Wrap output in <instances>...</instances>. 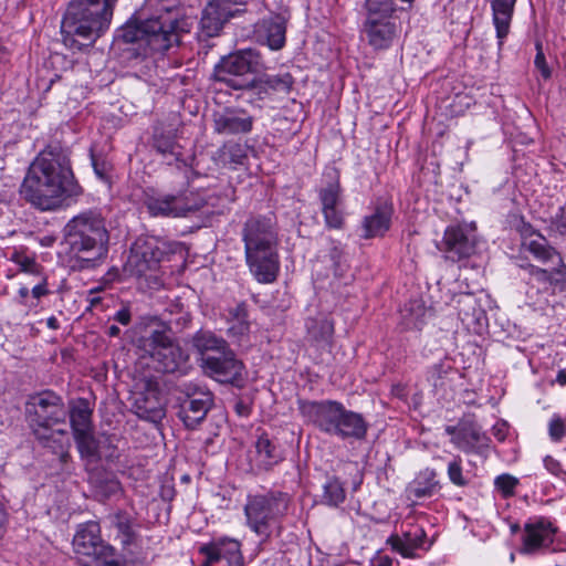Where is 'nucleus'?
Returning a JSON list of instances; mask_svg holds the SVG:
<instances>
[{"instance_id": "35", "label": "nucleus", "mask_w": 566, "mask_h": 566, "mask_svg": "<svg viewBox=\"0 0 566 566\" xmlns=\"http://www.w3.org/2000/svg\"><path fill=\"white\" fill-rule=\"evenodd\" d=\"M344 484L336 476H327L323 485L322 502L328 506L337 507L345 501Z\"/></svg>"}, {"instance_id": "14", "label": "nucleus", "mask_w": 566, "mask_h": 566, "mask_svg": "<svg viewBox=\"0 0 566 566\" xmlns=\"http://www.w3.org/2000/svg\"><path fill=\"white\" fill-rule=\"evenodd\" d=\"M200 367L205 375L220 384L238 388L244 385V365L230 347L218 355L207 356Z\"/></svg>"}, {"instance_id": "58", "label": "nucleus", "mask_w": 566, "mask_h": 566, "mask_svg": "<svg viewBox=\"0 0 566 566\" xmlns=\"http://www.w3.org/2000/svg\"><path fill=\"white\" fill-rule=\"evenodd\" d=\"M558 259L557 266L552 270L554 274H560V277H555V287H558L560 291L566 290V264L563 261V258L558 253L555 255Z\"/></svg>"}, {"instance_id": "60", "label": "nucleus", "mask_w": 566, "mask_h": 566, "mask_svg": "<svg viewBox=\"0 0 566 566\" xmlns=\"http://www.w3.org/2000/svg\"><path fill=\"white\" fill-rule=\"evenodd\" d=\"M543 462L545 469L552 474L558 476L563 472L560 462L554 459L553 457L546 455Z\"/></svg>"}, {"instance_id": "48", "label": "nucleus", "mask_w": 566, "mask_h": 566, "mask_svg": "<svg viewBox=\"0 0 566 566\" xmlns=\"http://www.w3.org/2000/svg\"><path fill=\"white\" fill-rule=\"evenodd\" d=\"M494 484L504 497H509L514 494L518 480L510 474H502L495 479Z\"/></svg>"}, {"instance_id": "11", "label": "nucleus", "mask_w": 566, "mask_h": 566, "mask_svg": "<svg viewBox=\"0 0 566 566\" xmlns=\"http://www.w3.org/2000/svg\"><path fill=\"white\" fill-rule=\"evenodd\" d=\"M72 544L77 555L91 558L96 566H126L115 547L102 538L96 521L80 524Z\"/></svg>"}, {"instance_id": "61", "label": "nucleus", "mask_w": 566, "mask_h": 566, "mask_svg": "<svg viewBox=\"0 0 566 566\" xmlns=\"http://www.w3.org/2000/svg\"><path fill=\"white\" fill-rule=\"evenodd\" d=\"M229 321L248 319L247 305L244 303L237 304L229 311Z\"/></svg>"}, {"instance_id": "45", "label": "nucleus", "mask_w": 566, "mask_h": 566, "mask_svg": "<svg viewBox=\"0 0 566 566\" xmlns=\"http://www.w3.org/2000/svg\"><path fill=\"white\" fill-rule=\"evenodd\" d=\"M322 211L336 208L340 202V186L338 181L329 182L319 191Z\"/></svg>"}, {"instance_id": "53", "label": "nucleus", "mask_w": 566, "mask_h": 566, "mask_svg": "<svg viewBox=\"0 0 566 566\" xmlns=\"http://www.w3.org/2000/svg\"><path fill=\"white\" fill-rule=\"evenodd\" d=\"M229 323L228 334L238 340H241L249 334L250 323L248 319L229 321Z\"/></svg>"}, {"instance_id": "46", "label": "nucleus", "mask_w": 566, "mask_h": 566, "mask_svg": "<svg viewBox=\"0 0 566 566\" xmlns=\"http://www.w3.org/2000/svg\"><path fill=\"white\" fill-rule=\"evenodd\" d=\"M447 473L450 482L453 485L459 488H464L468 485L469 480L463 474L462 458L460 455H454L448 463Z\"/></svg>"}, {"instance_id": "25", "label": "nucleus", "mask_w": 566, "mask_h": 566, "mask_svg": "<svg viewBox=\"0 0 566 566\" xmlns=\"http://www.w3.org/2000/svg\"><path fill=\"white\" fill-rule=\"evenodd\" d=\"M426 533L417 527L415 531L403 532L402 535L392 534L387 538L390 548L405 558H413L416 551L423 545Z\"/></svg>"}, {"instance_id": "64", "label": "nucleus", "mask_w": 566, "mask_h": 566, "mask_svg": "<svg viewBox=\"0 0 566 566\" xmlns=\"http://www.w3.org/2000/svg\"><path fill=\"white\" fill-rule=\"evenodd\" d=\"M556 228L562 235L566 237V205L560 208V213L556 219Z\"/></svg>"}, {"instance_id": "2", "label": "nucleus", "mask_w": 566, "mask_h": 566, "mask_svg": "<svg viewBox=\"0 0 566 566\" xmlns=\"http://www.w3.org/2000/svg\"><path fill=\"white\" fill-rule=\"evenodd\" d=\"M118 0H72L61 22L65 46L81 50L92 45L108 29Z\"/></svg>"}, {"instance_id": "1", "label": "nucleus", "mask_w": 566, "mask_h": 566, "mask_svg": "<svg viewBox=\"0 0 566 566\" xmlns=\"http://www.w3.org/2000/svg\"><path fill=\"white\" fill-rule=\"evenodd\" d=\"M20 195L40 211H56L75 203L83 195V188L66 156L43 151L30 165Z\"/></svg>"}, {"instance_id": "32", "label": "nucleus", "mask_w": 566, "mask_h": 566, "mask_svg": "<svg viewBox=\"0 0 566 566\" xmlns=\"http://www.w3.org/2000/svg\"><path fill=\"white\" fill-rule=\"evenodd\" d=\"M453 303L458 310L459 318L467 324L472 321H479L483 311L480 308L478 300L472 293H460L453 297Z\"/></svg>"}, {"instance_id": "40", "label": "nucleus", "mask_w": 566, "mask_h": 566, "mask_svg": "<svg viewBox=\"0 0 566 566\" xmlns=\"http://www.w3.org/2000/svg\"><path fill=\"white\" fill-rule=\"evenodd\" d=\"M243 4V0H211L207 6L213 7L216 14L228 22L231 18L242 12L240 6Z\"/></svg>"}, {"instance_id": "39", "label": "nucleus", "mask_w": 566, "mask_h": 566, "mask_svg": "<svg viewBox=\"0 0 566 566\" xmlns=\"http://www.w3.org/2000/svg\"><path fill=\"white\" fill-rule=\"evenodd\" d=\"M176 196L178 198V218L197 212L206 205V200L198 193L190 192Z\"/></svg>"}, {"instance_id": "43", "label": "nucleus", "mask_w": 566, "mask_h": 566, "mask_svg": "<svg viewBox=\"0 0 566 566\" xmlns=\"http://www.w3.org/2000/svg\"><path fill=\"white\" fill-rule=\"evenodd\" d=\"M243 4V0H211L207 6L213 7L216 14L228 22L231 18L242 12L240 6Z\"/></svg>"}, {"instance_id": "13", "label": "nucleus", "mask_w": 566, "mask_h": 566, "mask_svg": "<svg viewBox=\"0 0 566 566\" xmlns=\"http://www.w3.org/2000/svg\"><path fill=\"white\" fill-rule=\"evenodd\" d=\"M168 253L167 244L154 237L139 238L133 244L126 269L132 275L145 276L148 271L157 269Z\"/></svg>"}, {"instance_id": "17", "label": "nucleus", "mask_w": 566, "mask_h": 566, "mask_svg": "<svg viewBox=\"0 0 566 566\" xmlns=\"http://www.w3.org/2000/svg\"><path fill=\"white\" fill-rule=\"evenodd\" d=\"M396 32L397 27L391 21V17L366 14L361 33L375 50L389 48L396 36Z\"/></svg>"}, {"instance_id": "56", "label": "nucleus", "mask_w": 566, "mask_h": 566, "mask_svg": "<svg viewBox=\"0 0 566 566\" xmlns=\"http://www.w3.org/2000/svg\"><path fill=\"white\" fill-rule=\"evenodd\" d=\"M537 53L535 55L534 64L536 69L541 72V75L543 78L547 80L551 77L552 73L551 70L546 63L545 55L542 51V44L536 43Z\"/></svg>"}, {"instance_id": "29", "label": "nucleus", "mask_w": 566, "mask_h": 566, "mask_svg": "<svg viewBox=\"0 0 566 566\" xmlns=\"http://www.w3.org/2000/svg\"><path fill=\"white\" fill-rule=\"evenodd\" d=\"M93 410L85 398H78L70 405L67 416L73 431V436L93 430L92 424Z\"/></svg>"}, {"instance_id": "50", "label": "nucleus", "mask_w": 566, "mask_h": 566, "mask_svg": "<svg viewBox=\"0 0 566 566\" xmlns=\"http://www.w3.org/2000/svg\"><path fill=\"white\" fill-rule=\"evenodd\" d=\"M325 224L329 229H342L344 227V214L343 211L336 208L323 210Z\"/></svg>"}, {"instance_id": "54", "label": "nucleus", "mask_w": 566, "mask_h": 566, "mask_svg": "<svg viewBox=\"0 0 566 566\" xmlns=\"http://www.w3.org/2000/svg\"><path fill=\"white\" fill-rule=\"evenodd\" d=\"M199 553L206 557L201 565L212 566L220 560L219 553L212 541L201 545Z\"/></svg>"}, {"instance_id": "51", "label": "nucleus", "mask_w": 566, "mask_h": 566, "mask_svg": "<svg viewBox=\"0 0 566 566\" xmlns=\"http://www.w3.org/2000/svg\"><path fill=\"white\" fill-rule=\"evenodd\" d=\"M222 150L230 158V161L233 164H243L247 155L241 144L229 142L223 145Z\"/></svg>"}, {"instance_id": "4", "label": "nucleus", "mask_w": 566, "mask_h": 566, "mask_svg": "<svg viewBox=\"0 0 566 566\" xmlns=\"http://www.w3.org/2000/svg\"><path fill=\"white\" fill-rule=\"evenodd\" d=\"M297 409L305 422L326 434L343 440H363L367 434L369 426L363 415L346 409L339 401L300 399Z\"/></svg>"}, {"instance_id": "6", "label": "nucleus", "mask_w": 566, "mask_h": 566, "mask_svg": "<svg viewBox=\"0 0 566 566\" xmlns=\"http://www.w3.org/2000/svg\"><path fill=\"white\" fill-rule=\"evenodd\" d=\"M25 415L33 434L45 447L54 448L52 443H59L63 449L62 439L66 438V430H52L59 423H64L67 409L61 396L52 390H44L29 397L25 403ZM62 460L65 461L69 453L62 450Z\"/></svg>"}, {"instance_id": "37", "label": "nucleus", "mask_w": 566, "mask_h": 566, "mask_svg": "<svg viewBox=\"0 0 566 566\" xmlns=\"http://www.w3.org/2000/svg\"><path fill=\"white\" fill-rule=\"evenodd\" d=\"M153 147L164 157L172 156L178 160L181 155L177 151L178 144L175 136L170 133L156 130L153 137Z\"/></svg>"}, {"instance_id": "31", "label": "nucleus", "mask_w": 566, "mask_h": 566, "mask_svg": "<svg viewBox=\"0 0 566 566\" xmlns=\"http://www.w3.org/2000/svg\"><path fill=\"white\" fill-rule=\"evenodd\" d=\"M219 553L220 560H226L228 566H245L241 552V543L232 537L222 536L212 539Z\"/></svg>"}, {"instance_id": "33", "label": "nucleus", "mask_w": 566, "mask_h": 566, "mask_svg": "<svg viewBox=\"0 0 566 566\" xmlns=\"http://www.w3.org/2000/svg\"><path fill=\"white\" fill-rule=\"evenodd\" d=\"M522 247L542 263H547L558 255V251L544 235H535L528 241H522Z\"/></svg>"}, {"instance_id": "5", "label": "nucleus", "mask_w": 566, "mask_h": 566, "mask_svg": "<svg viewBox=\"0 0 566 566\" xmlns=\"http://www.w3.org/2000/svg\"><path fill=\"white\" fill-rule=\"evenodd\" d=\"M186 32H189L187 20L168 13L143 21L129 20L117 31L116 39L125 43H140L151 52L161 53L179 44L180 34Z\"/></svg>"}, {"instance_id": "27", "label": "nucleus", "mask_w": 566, "mask_h": 566, "mask_svg": "<svg viewBox=\"0 0 566 566\" xmlns=\"http://www.w3.org/2000/svg\"><path fill=\"white\" fill-rule=\"evenodd\" d=\"M283 460L279 447L266 433H262L255 441V462L259 469L269 471Z\"/></svg>"}, {"instance_id": "62", "label": "nucleus", "mask_w": 566, "mask_h": 566, "mask_svg": "<svg viewBox=\"0 0 566 566\" xmlns=\"http://www.w3.org/2000/svg\"><path fill=\"white\" fill-rule=\"evenodd\" d=\"M31 293L32 296L38 300L49 294L48 282L45 276L41 275L40 282L33 286Z\"/></svg>"}, {"instance_id": "18", "label": "nucleus", "mask_w": 566, "mask_h": 566, "mask_svg": "<svg viewBox=\"0 0 566 566\" xmlns=\"http://www.w3.org/2000/svg\"><path fill=\"white\" fill-rule=\"evenodd\" d=\"M142 203L151 217L178 218L176 195L164 193L149 187L143 191Z\"/></svg>"}, {"instance_id": "21", "label": "nucleus", "mask_w": 566, "mask_h": 566, "mask_svg": "<svg viewBox=\"0 0 566 566\" xmlns=\"http://www.w3.org/2000/svg\"><path fill=\"white\" fill-rule=\"evenodd\" d=\"M555 533L554 525L545 518L526 523L523 535L524 551L531 553L539 547L549 546L554 542Z\"/></svg>"}, {"instance_id": "7", "label": "nucleus", "mask_w": 566, "mask_h": 566, "mask_svg": "<svg viewBox=\"0 0 566 566\" xmlns=\"http://www.w3.org/2000/svg\"><path fill=\"white\" fill-rule=\"evenodd\" d=\"M65 239L78 258L95 265L106 258L109 234L102 216L86 211L73 217L64 228Z\"/></svg>"}, {"instance_id": "15", "label": "nucleus", "mask_w": 566, "mask_h": 566, "mask_svg": "<svg viewBox=\"0 0 566 566\" xmlns=\"http://www.w3.org/2000/svg\"><path fill=\"white\" fill-rule=\"evenodd\" d=\"M447 260L458 262L475 252L474 230L467 226H450L446 229L442 241L437 245Z\"/></svg>"}, {"instance_id": "28", "label": "nucleus", "mask_w": 566, "mask_h": 566, "mask_svg": "<svg viewBox=\"0 0 566 566\" xmlns=\"http://www.w3.org/2000/svg\"><path fill=\"white\" fill-rule=\"evenodd\" d=\"M440 489L436 470L426 468L409 483L407 492L411 497L423 499L433 496Z\"/></svg>"}, {"instance_id": "10", "label": "nucleus", "mask_w": 566, "mask_h": 566, "mask_svg": "<svg viewBox=\"0 0 566 566\" xmlns=\"http://www.w3.org/2000/svg\"><path fill=\"white\" fill-rule=\"evenodd\" d=\"M261 55L256 50H239L221 60L214 65L213 80L233 90H245L252 82L250 75L262 69Z\"/></svg>"}, {"instance_id": "49", "label": "nucleus", "mask_w": 566, "mask_h": 566, "mask_svg": "<svg viewBox=\"0 0 566 566\" xmlns=\"http://www.w3.org/2000/svg\"><path fill=\"white\" fill-rule=\"evenodd\" d=\"M451 370V365L444 360L431 366L427 371V379L432 386L437 387L439 381Z\"/></svg>"}, {"instance_id": "22", "label": "nucleus", "mask_w": 566, "mask_h": 566, "mask_svg": "<svg viewBox=\"0 0 566 566\" xmlns=\"http://www.w3.org/2000/svg\"><path fill=\"white\" fill-rule=\"evenodd\" d=\"M516 2L517 0H491L490 2L492 23L500 48L510 33Z\"/></svg>"}, {"instance_id": "42", "label": "nucleus", "mask_w": 566, "mask_h": 566, "mask_svg": "<svg viewBox=\"0 0 566 566\" xmlns=\"http://www.w3.org/2000/svg\"><path fill=\"white\" fill-rule=\"evenodd\" d=\"M243 4V0H211L207 6L213 7L216 14L228 22L231 18L242 12L240 6Z\"/></svg>"}, {"instance_id": "55", "label": "nucleus", "mask_w": 566, "mask_h": 566, "mask_svg": "<svg viewBox=\"0 0 566 566\" xmlns=\"http://www.w3.org/2000/svg\"><path fill=\"white\" fill-rule=\"evenodd\" d=\"M91 160H92V166H93L94 172L98 177V179L106 180L107 179V174H108V170H109L108 163L106 160L97 157L93 153V150H91Z\"/></svg>"}, {"instance_id": "12", "label": "nucleus", "mask_w": 566, "mask_h": 566, "mask_svg": "<svg viewBox=\"0 0 566 566\" xmlns=\"http://www.w3.org/2000/svg\"><path fill=\"white\" fill-rule=\"evenodd\" d=\"M178 417L188 429L197 428L213 406V395L205 387L189 382L181 389Z\"/></svg>"}, {"instance_id": "23", "label": "nucleus", "mask_w": 566, "mask_h": 566, "mask_svg": "<svg viewBox=\"0 0 566 566\" xmlns=\"http://www.w3.org/2000/svg\"><path fill=\"white\" fill-rule=\"evenodd\" d=\"M490 439L481 428L469 421L461 422L460 434L455 438V447L464 453H480L489 447Z\"/></svg>"}, {"instance_id": "20", "label": "nucleus", "mask_w": 566, "mask_h": 566, "mask_svg": "<svg viewBox=\"0 0 566 566\" xmlns=\"http://www.w3.org/2000/svg\"><path fill=\"white\" fill-rule=\"evenodd\" d=\"M109 524L116 530L117 539L123 551H128L139 542V524L137 520L126 511L118 510L108 516Z\"/></svg>"}, {"instance_id": "26", "label": "nucleus", "mask_w": 566, "mask_h": 566, "mask_svg": "<svg viewBox=\"0 0 566 566\" xmlns=\"http://www.w3.org/2000/svg\"><path fill=\"white\" fill-rule=\"evenodd\" d=\"M192 347L200 355V363H205L207 356H214L230 346L226 339L209 331H198L191 339Z\"/></svg>"}, {"instance_id": "30", "label": "nucleus", "mask_w": 566, "mask_h": 566, "mask_svg": "<svg viewBox=\"0 0 566 566\" xmlns=\"http://www.w3.org/2000/svg\"><path fill=\"white\" fill-rule=\"evenodd\" d=\"M259 32L264 34L272 50H280L284 46L286 27L281 15L263 19L259 23Z\"/></svg>"}, {"instance_id": "19", "label": "nucleus", "mask_w": 566, "mask_h": 566, "mask_svg": "<svg viewBox=\"0 0 566 566\" xmlns=\"http://www.w3.org/2000/svg\"><path fill=\"white\" fill-rule=\"evenodd\" d=\"M394 207L391 202L382 201L376 205L373 213L365 216L361 221V238H380L390 229Z\"/></svg>"}, {"instance_id": "34", "label": "nucleus", "mask_w": 566, "mask_h": 566, "mask_svg": "<svg viewBox=\"0 0 566 566\" xmlns=\"http://www.w3.org/2000/svg\"><path fill=\"white\" fill-rule=\"evenodd\" d=\"M227 22L223 21L219 14H216L213 7H208L202 11L200 20L199 38H213L218 36Z\"/></svg>"}, {"instance_id": "36", "label": "nucleus", "mask_w": 566, "mask_h": 566, "mask_svg": "<svg viewBox=\"0 0 566 566\" xmlns=\"http://www.w3.org/2000/svg\"><path fill=\"white\" fill-rule=\"evenodd\" d=\"M426 314L427 308L420 300H413L406 303L401 310L402 318L405 319V324L408 328L420 329L424 323Z\"/></svg>"}, {"instance_id": "3", "label": "nucleus", "mask_w": 566, "mask_h": 566, "mask_svg": "<svg viewBox=\"0 0 566 566\" xmlns=\"http://www.w3.org/2000/svg\"><path fill=\"white\" fill-rule=\"evenodd\" d=\"M245 259L255 280L269 284L276 280L280 269L276 232L271 217L252 216L242 230Z\"/></svg>"}, {"instance_id": "41", "label": "nucleus", "mask_w": 566, "mask_h": 566, "mask_svg": "<svg viewBox=\"0 0 566 566\" xmlns=\"http://www.w3.org/2000/svg\"><path fill=\"white\" fill-rule=\"evenodd\" d=\"M243 4V0H211L207 6L213 7L216 14L228 22L231 18L242 12L240 6Z\"/></svg>"}, {"instance_id": "57", "label": "nucleus", "mask_w": 566, "mask_h": 566, "mask_svg": "<svg viewBox=\"0 0 566 566\" xmlns=\"http://www.w3.org/2000/svg\"><path fill=\"white\" fill-rule=\"evenodd\" d=\"M250 81L252 82V85H250L244 91H253L254 95H256V97L259 99H263L270 95L271 91L268 87V85L264 83L263 77L260 80H256L255 77H250Z\"/></svg>"}, {"instance_id": "44", "label": "nucleus", "mask_w": 566, "mask_h": 566, "mask_svg": "<svg viewBox=\"0 0 566 566\" xmlns=\"http://www.w3.org/2000/svg\"><path fill=\"white\" fill-rule=\"evenodd\" d=\"M263 78L271 92L289 94L294 85V78L289 72L265 75Z\"/></svg>"}, {"instance_id": "24", "label": "nucleus", "mask_w": 566, "mask_h": 566, "mask_svg": "<svg viewBox=\"0 0 566 566\" xmlns=\"http://www.w3.org/2000/svg\"><path fill=\"white\" fill-rule=\"evenodd\" d=\"M306 340L317 348H328L334 335V322L327 317H310L305 323Z\"/></svg>"}, {"instance_id": "8", "label": "nucleus", "mask_w": 566, "mask_h": 566, "mask_svg": "<svg viewBox=\"0 0 566 566\" xmlns=\"http://www.w3.org/2000/svg\"><path fill=\"white\" fill-rule=\"evenodd\" d=\"M143 357H149L154 368L164 374L186 375L190 369V355L169 327L155 328L137 339Z\"/></svg>"}, {"instance_id": "16", "label": "nucleus", "mask_w": 566, "mask_h": 566, "mask_svg": "<svg viewBox=\"0 0 566 566\" xmlns=\"http://www.w3.org/2000/svg\"><path fill=\"white\" fill-rule=\"evenodd\" d=\"M213 132L219 135L249 134L253 128L254 118L245 109L224 107L213 113Z\"/></svg>"}, {"instance_id": "63", "label": "nucleus", "mask_w": 566, "mask_h": 566, "mask_svg": "<svg viewBox=\"0 0 566 566\" xmlns=\"http://www.w3.org/2000/svg\"><path fill=\"white\" fill-rule=\"evenodd\" d=\"M114 321L118 322L122 325H128L132 321V314L127 306L118 310L114 315Z\"/></svg>"}, {"instance_id": "38", "label": "nucleus", "mask_w": 566, "mask_h": 566, "mask_svg": "<svg viewBox=\"0 0 566 566\" xmlns=\"http://www.w3.org/2000/svg\"><path fill=\"white\" fill-rule=\"evenodd\" d=\"M74 439L82 458H86L90 460L99 459L98 442L94 437L93 430L84 433L74 434Z\"/></svg>"}, {"instance_id": "59", "label": "nucleus", "mask_w": 566, "mask_h": 566, "mask_svg": "<svg viewBox=\"0 0 566 566\" xmlns=\"http://www.w3.org/2000/svg\"><path fill=\"white\" fill-rule=\"evenodd\" d=\"M21 270L29 274H34L41 276V265H39L34 259L29 256H24L22 261H20Z\"/></svg>"}, {"instance_id": "52", "label": "nucleus", "mask_w": 566, "mask_h": 566, "mask_svg": "<svg viewBox=\"0 0 566 566\" xmlns=\"http://www.w3.org/2000/svg\"><path fill=\"white\" fill-rule=\"evenodd\" d=\"M566 433L565 423L559 416H554L548 423V436L553 442H559Z\"/></svg>"}, {"instance_id": "9", "label": "nucleus", "mask_w": 566, "mask_h": 566, "mask_svg": "<svg viewBox=\"0 0 566 566\" xmlns=\"http://www.w3.org/2000/svg\"><path fill=\"white\" fill-rule=\"evenodd\" d=\"M291 496L282 491L248 495L244 514L248 526L258 535L269 538L272 524L286 515Z\"/></svg>"}, {"instance_id": "47", "label": "nucleus", "mask_w": 566, "mask_h": 566, "mask_svg": "<svg viewBox=\"0 0 566 566\" xmlns=\"http://www.w3.org/2000/svg\"><path fill=\"white\" fill-rule=\"evenodd\" d=\"M521 268L525 269L531 276H533L537 282L543 284H549L555 287V276L552 271L546 269L538 268L534 264L527 263L522 264Z\"/></svg>"}]
</instances>
